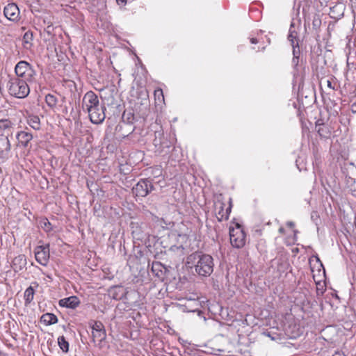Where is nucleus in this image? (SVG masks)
Wrapping results in <instances>:
<instances>
[{
    "instance_id": "1",
    "label": "nucleus",
    "mask_w": 356,
    "mask_h": 356,
    "mask_svg": "<svg viewBox=\"0 0 356 356\" xmlns=\"http://www.w3.org/2000/svg\"><path fill=\"white\" fill-rule=\"evenodd\" d=\"M188 264L194 263L195 272L200 276H209L213 270V260L211 255L194 253L188 257Z\"/></svg>"
},
{
    "instance_id": "2",
    "label": "nucleus",
    "mask_w": 356,
    "mask_h": 356,
    "mask_svg": "<svg viewBox=\"0 0 356 356\" xmlns=\"http://www.w3.org/2000/svg\"><path fill=\"white\" fill-rule=\"evenodd\" d=\"M29 81L24 79L10 76L6 84V88L10 95L23 99L27 97L30 92Z\"/></svg>"
},
{
    "instance_id": "3",
    "label": "nucleus",
    "mask_w": 356,
    "mask_h": 356,
    "mask_svg": "<svg viewBox=\"0 0 356 356\" xmlns=\"http://www.w3.org/2000/svg\"><path fill=\"white\" fill-rule=\"evenodd\" d=\"M15 72V76L24 79L29 82L33 81L36 75L33 67L25 60H21L17 63Z\"/></svg>"
},
{
    "instance_id": "4",
    "label": "nucleus",
    "mask_w": 356,
    "mask_h": 356,
    "mask_svg": "<svg viewBox=\"0 0 356 356\" xmlns=\"http://www.w3.org/2000/svg\"><path fill=\"white\" fill-rule=\"evenodd\" d=\"M230 243L234 248H241L245 243V234L242 227L236 223L235 227H229Z\"/></svg>"
},
{
    "instance_id": "5",
    "label": "nucleus",
    "mask_w": 356,
    "mask_h": 356,
    "mask_svg": "<svg viewBox=\"0 0 356 356\" xmlns=\"http://www.w3.org/2000/svg\"><path fill=\"white\" fill-rule=\"evenodd\" d=\"M99 104L97 95L92 91L87 92L82 100V108L84 111L88 112Z\"/></svg>"
},
{
    "instance_id": "6",
    "label": "nucleus",
    "mask_w": 356,
    "mask_h": 356,
    "mask_svg": "<svg viewBox=\"0 0 356 356\" xmlns=\"http://www.w3.org/2000/svg\"><path fill=\"white\" fill-rule=\"evenodd\" d=\"M105 110L104 105L99 104L97 106L87 112L91 122L96 124H101L106 118Z\"/></svg>"
},
{
    "instance_id": "7",
    "label": "nucleus",
    "mask_w": 356,
    "mask_h": 356,
    "mask_svg": "<svg viewBox=\"0 0 356 356\" xmlns=\"http://www.w3.org/2000/svg\"><path fill=\"white\" fill-rule=\"evenodd\" d=\"M9 134H0V159L6 161L9 158L11 150V143L8 138Z\"/></svg>"
},
{
    "instance_id": "8",
    "label": "nucleus",
    "mask_w": 356,
    "mask_h": 356,
    "mask_svg": "<svg viewBox=\"0 0 356 356\" xmlns=\"http://www.w3.org/2000/svg\"><path fill=\"white\" fill-rule=\"evenodd\" d=\"M153 190V186L148 179H141L133 188L134 193L137 196L145 197L150 191Z\"/></svg>"
},
{
    "instance_id": "9",
    "label": "nucleus",
    "mask_w": 356,
    "mask_h": 356,
    "mask_svg": "<svg viewBox=\"0 0 356 356\" xmlns=\"http://www.w3.org/2000/svg\"><path fill=\"white\" fill-rule=\"evenodd\" d=\"M92 329L93 340L102 341L106 338V331L104 325L100 321H92L90 323Z\"/></svg>"
},
{
    "instance_id": "10",
    "label": "nucleus",
    "mask_w": 356,
    "mask_h": 356,
    "mask_svg": "<svg viewBox=\"0 0 356 356\" xmlns=\"http://www.w3.org/2000/svg\"><path fill=\"white\" fill-rule=\"evenodd\" d=\"M35 257L40 264L47 266L49 259V245L37 247L35 251Z\"/></svg>"
},
{
    "instance_id": "11",
    "label": "nucleus",
    "mask_w": 356,
    "mask_h": 356,
    "mask_svg": "<svg viewBox=\"0 0 356 356\" xmlns=\"http://www.w3.org/2000/svg\"><path fill=\"white\" fill-rule=\"evenodd\" d=\"M5 17L10 21H16L19 16V10L15 3H9L3 10Z\"/></svg>"
},
{
    "instance_id": "12",
    "label": "nucleus",
    "mask_w": 356,
    "mask_h": 356,
    "mask_svg": "<svg viewBox=\"0 0 356 356\" xmlns=\"http://www.w3.org/2000/svg\"><path fill=\"white\" fill-rule=\"evenodd\" d=\"M16 139L17 140V146L26 147L33 139V135L28 131H20L17 134Z\"/></svg>"
},
{
    "instance_id": "13",
    "label": "nucleus",
    "mask_w": 356,
    "mask_h": 356,
    "mask_svg": "<svg viewBox=\"0 0 356 356\" xmlns=\"http://www.w3.org/2000/svg\"><path fill=\"white\" fill-rule=\"evenodd\" d=\"M224 203L222 202H218L215 204V209L216 212V216L219 221H222L223 220H227L229 217V214L231 211V207H229L224 210Z\"/></svg>"
},
{
    "instance_id": "14",
    "label": "nucleus",
    "mask_w": 356,
    "mask_h": 356,
    "mask_svg": "<svg viewBox=\"0 0 356 356\" xmlns=\"http://www.w3.org/2000/svg\"><path fill=\"white\" fill-rule=\"evenodd\" d=\"M79 304V300L76 296H70L67 298L61 299L59 301V305L61 307L74 309Z\"/></svg>"
},
{
    "instance_id": "15",
    "label": "nucleus",
    "mask_w": 356,
    "mask_h": 356,
    "mask_svg": "<svg viewBox=\"0 0 356 356\" xmlns=\"http://www.w3.org/2000/svg\"><path fill=\"white\" fill-rule=\"evenodd\" d=\"M26 265V259L24 255L20 254L14 258L13 261V268L15 271H19L23 269Z\"/></svg>"
},
{
    "instance_id": "16",
    "label": "nucleus",
    "mask_w": 356,
    "mask_h": 356,
    "mask_svg": "<svg viewBox=\"0 0 356 356\" xmlns=\"http://www.w3.org/2000/svg\"><path fill=\"white\" fill-rule=\"evenodd\" d=\"M27 124L34 130L41 129V122L39 116L35 115H29L26 117Z\"/></svg>"
},
{
    "instance_id": "17",
    "label": "nucleus",
    "mask_w": 356,
    "mask_h": 356,
    "mask_svg": "<svg viewBox=\"0 0 356 356\" xmlns=\"http://www.w3.org/2000/svg\"><path fill=\"white\" fill-rule=\"evenodd\" d=\"M41 321L47 325H53L57 323L58 318L56 315L47 313L41 316Z\"/></svg>"
},
{
    "instance_id": "18",
    "label": "nucleus",
    "mask_w": 356,
    "mask_h": 356,
    "mask_svg": "<svg viewBox=\"0 0 356 356\" xmlns=\"http://www.w3.org/2000/svg\"><path fill=\"white\" fill-rule=\"evenodd\" d=\"M14 123L8 119L0 120V130L3 131V133L9 134L8 131L13 129Z\"/></svg>"
},
{
    "instance_id": "19",
    "label": "nucleus",
    "mask_w": 356,
    "mask_h": 356,
    "mask_svg": "<svg viewBox=\"0 0 356 356\" xmlns=\"http://www.w3.org/2000/svg\"><path fill=\"white\" fill-rule=\"evenodd\" d=\"M34 293H35V291H34L33 286H30L25 290L24 294V301H25L26 305H29L33 301V297H34Z\"/></svg>"
},
{
    "instance_id": "20",
    "label": "nucleus",
    "mask_w": 356,
    "mask_h": 356,
    "mask_svg": "<svg viewBox=\"0 0 356 356\" xmlns=\"http://www.w3.org/2000/svg\"><path fill=\"white\" fill-rule=\"evenodd\" d=\"M58 343L60 349L65 352L67 353L69 350V343L65 340L63 336H60L58 338Z\"/></svg>"
},
{
    "instance_id": "21",
    "label": "nucleus",
    "mask_w": 356,
    "mask_h": 356,
    "mask_svg": "<svg viewBox=\"0 0 356 356\" xmlns=\"http://www.w3.org/2000/svg\"><path fill=\"white\" fill-rule=\"evenodd\" d=\"M45 101L47 104L51 108L55 107L57 104V98L51 94L46 95Z\"/></svg>"
},
{
    "instance_id": "22",
    "label": "nucleus",
    "mask_w": 356,
    "mask_h": 356,
    "mask_svg": "<svg viewBox=\"0 0 356 356\" xmlns=\"http://www.w3.org/2000/svg\"><path fill=\"white\" fill-rule=\"evenodd\" d=\"M40 226L47 232L52 230L51 224L47 218H43L40 221Z\"/></svg>"
},
{
    "instance_id": "23",
    "label": "nucleus",
    "mask_w": 356,
    "mask_h": 356,
    "mask_svg": "<svg viewBox=\"0 0 356 356\" xmlns=\"http://www.w3.org/2000/svg\"><path fill=\"white\" fill-rule=\"evenodd\" d=\"M33 35L30 32H26L23 37L24 47L26 49L30 48L31 46V41L32 40Z\"/></svg>"
},
{
    "instance_id": "24",
    "label": "nucleus",
    "mask_w": 356,
    "mask_h": 356,
    "mask_svg": "<svg viewBox=\"0 0 356 356\" xmlns=\"http://www.w3.org/2000/svg\"><path fill=\"white\" fill-rule=\"evenodd\" d=\"M154 96L156 100H158L159 102H162L164 99L163 90L161 89H157L154 91Z\"/></svg>"
},
{
    "instance_id": "25",
    "label": "nucleus",
    "mask_w": 356,
    "mask_h": 356,
    "mask_svg": "<svg viewBox=\"0 0 356 356\" xmlns=\"http://www.w3.org/2000/svg\"><path fill=\"white\" fill-rule=\"evenodd\" d=\"M296 35H297V33L295 32V31H292L290 29V33H289V35L288 36V39L291 42V45L293 47H294V40L296 39Z\"/></svg>"
},
{
    "instance_id": "26",
    "label": "nucleus",
    "mask_w": 356,
    "mask_h": 356,
    "mask_svg": "<svg viewBox=\"0 0 356 356\" xmlns=\"http://www.w3.org/2000/svg\"><path fill=\"white\" fill-rule=\"evenodd\" d=\"M156 138L154 140L153 143L155 146H158L161 144L160 139H157V136L160 137L162 136V133L161 131H156L155 132Z\"/></svg>"
},
{
    "instance_id": "27",
    "label": "nucleus",
    "mask_w": 356,
    "mask_h": 356,
    "mask_svg": "<svg viewBox=\"0 0 356 356\" xmlns=\"http://www.w3.org/2000/svg\"><path fill=\"white\" fill-rule=\"evenodd\" d=\"M264 334L270 337L273 341L277 340L278 339L277 336H273L269 332H264Z\"/></svg>"
},
{
    "instance_id": "28",
    "label": "nucleus",
    "mask_w": 356,
    "mask_h": 356,
    "mask_svg": "<svg viewBox=\"0 0 356 356\" xmlns=\"http://www.w3.org/2000/svg\"><path fill=\"white\" fill-rule=\"evenodd\" d=\"M293 57H298V55H299V51H296V47H293Z\"/></svg>"
},
{
    "instance_id": "29",
    "label": "nucleus",
    "mask_w": 356,
    "mask_h": 356,
    "mask_svg": "<svg viewBox=\"0 0 356 356\" xmlns=\"http://www.w3.org/2000/svg\"><path fill=\"white\" fill-rule=\"evenodd\" d=\"M351 111L353 113H356V102L351 105Z\"/></svg>"
},
{
    "instance_id": "30",
    "label": "nucleus",
    "mask_w": 356,
    "mask_h": 356,
    "mask_svg": "<svg viewBox=\"0 0 356 356\" xmlns=\"http://www.w3.org/2000/svg\"><path fill=\"white\" fill-rule=\"evenodd\" d=\"M292 62H293V64L294 65H296V66L298 65V57H293Z\"/></svg>"
},
{
    "instance_id": "31",
    "label": "nucleus",
    "mask_w": 356,
    "mask_h": 356,
    "mask_svg": "<svg viewBox=\"0 0 356 356\" xmlns=\"http://www.w3.org/2000/svg\"><path fill=\"white\" fill-rule=\"evenodd\" d=\"M327 86L328 88H330V89H332L334 90V88L332 86V82L330 81V80H327Z\"/></svg>"
},
{
    "instance_id": "32",
    "label": "nucleus",
    "mask_w": 356,
    "mask_h": 356,
    "mask_svg": "<svg viewBox=\"0 0 356 356\" xmlns=\"http://www.w3.org/2000/svg\"><path fill=\"white\" fill-rule=\"evenodd\" d=\"M286 225H287V226H289L290 227H293L295 225L294 222L292 221L287 222Z\"/></svg>"
},
{
    "instance_id": "33",
    "label": "nucleus",
    "mask_w": 356,
    "mask_h": 356,
    "mask_svg": "<svg viewBox=\"0 0 356 356\" xmlns=\"http://www.w3.org/2000/svg\"><path fill=\"white\" fill-rule=\"evenodd\" d=\"M332 356H345V355L339 352H336Z\"/></svg>"
},
{
    "instance_id": "34",
    "label": "nucleus",
    "mask_w": 356,
    "mask_h": 356,
    "mask_svg": "<svg viewBox=\"0 0 356 356\" xmlns=\"http://www.w3.org/2000/svg\"><path fill=\"white\" fill-rule=\"evenodd\" d=\"M118 3L124 4L127 2V0H116Z\"/></svg>"
},
{
    "instance_id": "35",
    "label": "nucleus",
    "mask_w": 356,
    "mask_h": 356,
    "mask_svg": "<svg viewBox=\"0 0 356 356\" xmlns=\"http://www.w3.org/2000/svg\"><path fill=\"white\" fill-rule=\"evenodd\" d=\"M250 42L252 44H257L258 42L256 38H251Z\"/></svg>"
},
{
    "instance_id": "36",
    "label": "nucleus",
    "mask_w": 356,
    "mask_h": 356,
    "mask_svg": "<svg viewBox=\"0 0 356 356\" xmlns=\"http://www.w3.org/2000/svg\"><path fill=\"white\" fill-rule=\"evenodd\" d=\"M279 232L281 233V234H284V229L283 227H280L279 229Z\"/></svg>"
},
{
    "instance_id": "37",
    "label": "nucleus",
    "mask_w": 356,
    "mask_h": 356,
    "mask_svg": "<svg viewBox=\"0 0 356 356\" xmlns=\"http://www.w3.org/2000/svg\"><path fill=\"white\" fill-rule=\"evenodd\" d=\"M0 356H7L5 353L0 352Z\"/></svg>"
},
{
    "instance_id": "38",
    "label": "nucleus",
    "mask_w": 356,
    "mask_h": 356,
    "mask_svg": "<svg viewBox=\"0 0 356 356\" xmlns=\"http://www.w3.org/2000/svg\"><path fill=\"white\" fill-rule=\"evenodd\" d=\"M321 129H319L318 130V132L320 134V135H322V134L321 133Z\"/></svg>"
},
{
    "instance_id": "39",
    "label": "nucleus",
    "mask_w": 356,
    "mask_h": 356,
    "mask_svg": "<svg viewBox=\"0 0 356 356\" xmlns=\"http://www.w3.org/2000/svg\"><path fill=\"white\" fill-rule=\"evenodd\" d=\"M293 232H294V234L296 235L298 233V231L297 230H294Z\"/></svg>"
}]
</instances>
